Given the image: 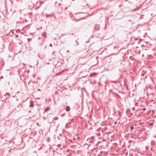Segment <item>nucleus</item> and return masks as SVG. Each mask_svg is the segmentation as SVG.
Here are the masks:
<instances>
[{
  "label": "nucleus",
  "instance_id": "nucleus-4",
  "mask_svg": "<svg viewBox=\"0 0 156 156\" xmlns=\"http://www.w3.org/2000/svg\"><path fill=\"white\" fill-rule=\"evenodd\" d=\"M43 35L44 37H46V32H44L43 34Z\"/></svg>",
  "mask_w": 156,
  "mask_h": 156
},
{
  "label": "nucleus",
  "instance_id": "nucleus-10",
  "mask_svg": "<svg viewBox=\"0 0 156 156\" xmlns=\"http://www.w3.org/2000/svg\"><path fill=\"white\" fill-rule=\"evenodd\" d=\"M131 129H133V126H132L131 127Z\"/></svg>",
  "mask_w": 156,
  "mask_h": 156
},
{
  "label": "nucleus",
  "instance_id": "nucleus-12",
  "mask_svg": "<svg viewBox=\"0 0 156 156\" xmlns=\"http://www.w3.org/2000/svg\"><path fill=\"white\" fill-rule=\"evenodd\" d=\"M32 7H31V8H29V9L30 10H32Z\"/></svg>",
  "mask_w": 156,
  "mask_h": 156
},
{
  "label": "nucleus",
  "instance_id": "nucleus-11",
  "mask_svg": "<svg viewBox=\"0 0 156 156\" xmlns=\"http://www.w3.org/2000/svg\"><path fill=\"white\" fill-rule=\"evenodd\" d=\"M146 110V108H144L142 109L143 110Z\"/></svg>",
  "mask_w": 156,
  "mask_h": 156
},
{
  "label": "nucleus",
  "instance_id": "nucleus-20",
  "mask_svg": "<svg viewBox=\"0 0 156 156\" xmlns=\"http://www.w3.org/2000/svg\"><path fill=\"white\" fill-rule=\"evenodd\" d=\"M116 47H114V48H116Z\"/></svg>",
  "mask_w": 156,
  "mask_h": 156
},
{
  "label": "nucleus",
  "instance_id": "nucleus-15",
  "mask_svg": "<svg viewBox=\"0 0 156 156\" xmlns=\"http://www.w3.org/2000/svg\"><path fill=\"white\" fill-rule=\"evenodd\" d=\"M46 46H45V47H44V49H45L46 48Z\"/></svg>",
  "mask_w": 156,
  "mask_h": 156
},
{
  "label": "nucleus",
  "instance_id": "nucleus-17",
  "mask_svg": "<svg viewBox=\"0 0 156 156\" xmlns=\"http://www.w3.org/2000/svg\"><path fill=\"white\" fill-rule=\"evenodd\" d=\"M67 52H68H68H69V51H68H68H67Z\"/></svg>",
  "mask_w": 156,
  "mask_h": 156
},
{
  "label": "nucleus",
  "instance_id": "nucleus-7",
  "mask_svg": "<svg viewBox=\"0 0 156 156\" xmlns=\"http://www.w3.org/2000/svg\"><path fill=\"white\" fill-rule=\"evenodd\" d=\"M49 109V107H47V108L45 109V111L47 112V111H48Z\"/></svg>",
  "mask_w": 156,
  "mask_h": 156
},
{
  "label": "nucleus",
  "instance_id": "nucleus-8",
  "mask_svg": "<svg viewBox=\"0 0 156 156\" xmlns=\"http://www.w3.org/2000/svg\"><path fill=\"white\" fill-rule=\"evenodd\" d=\"M87 76V75H86L84 76H82V77L84 78L86 77Z\"/></svg>",
  "mask_w": 156,
  "mask_h": 156
},
{
  "label": "nucleus",
  "instance_id": "nucleus-5",
  "mask_svg": "<svg viewBox=\"0 0 156 156\" xmlns=\"http://www.w3.org/2000/svg\"><path fill=\"white\" fill-rule=\"evenodd\" d=\"M50 138L49 137H48L47 139V141L48 142H49L50 141Z\"/></svg>",
  "mask_w": 156,
  "mask_h": 156
},
{
  "label": "nucleus",
  "instance_id": "nucleus-2",
  "mask_svg": "<svg viewBox=\"0 0 156 156\" xmlns=\"http://www.w3.org/2000/svg\"><path fill=\"white\" fill-rule=\"evenodd\" d=\"M70 107L69 106H67L66 107V110L67 111H69L70 110Z\"/></svg>",
  "mask_w": 156,
  "mask_h": 156
},
{
  "label": "nucleus",
  "instance_id": "nucleus-9",
  "mask_svg": "<svg viewBox=\"0 0 156 156\" xmlns=\"http://www.w3.org/2000/svg\"><path fill=\"white\" fill-rule=\"evenodd\" d=\"M52 44H50V47H52Z\"/></svg>",
  "mask_w": 156,
  "mask_h": 156
},
{
  "label": "nucleus",
  "instance_id": "nucleus-1",
  "mask_svg": "<svg viewBox=\"0 0 156 156\" xmlns=\"http://www.w3.org/2000/svg\"><path fill=\"white\" fill-rule=\"evenodd\" d=\"M44 40H42L41 42H40L39 44V45L42 46L44 44Z\"/></svg>",
  "mask_w": 156,
  "mask_h": 156
},
{
  "label": "nucleus",
  "instance_id": "nucleus-14",
  "mask_svg": "<svg viewBox=\"0 0 156 156\" xmlns=\"http://www.w3.org/2000/svg\"><path fill=\"white\" fill-rule=\"evenodd\" d=\"M116 123H117V122H115V123H114V124H115H115H116Z\"/></svg>",
  "mask_w": 156,
  "mask_h": 156
},
{
  "label": "nucleus",
  "instance_id": "nucleus-21",
  "mask_svg": "<svg viewBox=\"0 0 156 156\" xmlns=\"http://www.w3.org/2000/svg\"><path fill=\"white\" fill-rule=\"evenodd\" d=\"M64 36V34H62V36Z\"/></svg>",
  "mask_w": 156,
  "mask_h": 156
},
{
  "label": "nucleus",
  "instance_id": "nucleus-13",
  "mask_svg": "<svg viewBox=\"0 0 156 156\" xmlns=\"http://www.w3.org/2000/svg\"><path fill=\"white\" fill-rule=\"evenodd\" d=\"M37 90L38 91H41V90L40 89H39Z\"/></svg>",
  "mask_w": 156,
  "mask_h": 156
},
{
  "label": "nucleus",
  "instance_id": "nucleus-16",
  "mask_svg": "<svg viewBox=\"0 0 156 156\" xmlns=\"http://www.w3.org/2000/svg\"><path fill=\"white\" fill-rule=\"evenodd\" d=\"M67 9V7H66V8H65V9Z\"/></svg>",
  "mask_w": 156,
  "mask_h": 156
},
{
  "label": "nucleus",
  "instance_id": "nucleus-19",
  "mask_svg": "<svg viewBox=\"0 0 156 156\" xmlns=\"http://www.w3.org/2000/svg\"><path fill=\"white\" fill-rule=\"evenodd\" d=\"M76 43H77V41H76Z\"/></svg>",
  "mask_w": 156,
  "mask_h": 156
},
{
  "label": "nucleus",
  "instance_id": "nucleus-18",
  "mask_svg": "<svg viewBox=\"0 0 156 156\" xmlns=\"http://www.w3.org/2000/svg\"><path fill=\"white\" fill-rule=\"evenodd\" d=\"M129 21H131V20H129Z\"/></svg>",
  "mask_w": 156,
  "mask_h": 156
},
{
  "label": "nucleus",
  "instance_id": "nucleus-22",
  "mask_svg": "<svg viewBox=\"0 0 156 156\" xmlns=\"http://www.w3.org/2000/svg\"><path fill=\"white\" fill-rule=\"evenodd\" d=\"M78 45V44L77 43V45Z\"/></svg>",
  "mask_w": 156,
  "mask_h": 156
},
{
  "label": "nucleus",
  "instance_id": "nucleus-6",
  "mask_svg": "<svg viewBox=\"0 0 156 156\" xmlns=\"http://www.w3.org/2000/svg\"><path fill=\"white\" fill-rule=\"evenodd\" d=\"M34 106V105H33V103H31L30 105V107H33Z\"/></svg>",
  "mask_w": 156,
  "mask_h": 156
},
{
  "label": "nucleus",
  "instance_id": "nucleus-3",
  "mask_svg": "<svg viewBox=\"0 0 156 156\" xmlns=\"http://www.w3.org/2000/svg\"><path fill=\"white\" fill-rule=\"evenodd\" d=\"M96 74V73H92L90 75V76H93L94 75H95Z\"/></svg>",
  "mask_w": 156,
  "mask_h": 156
}]
</instances>
